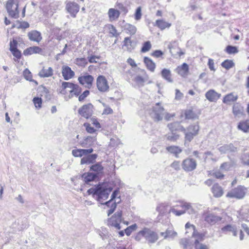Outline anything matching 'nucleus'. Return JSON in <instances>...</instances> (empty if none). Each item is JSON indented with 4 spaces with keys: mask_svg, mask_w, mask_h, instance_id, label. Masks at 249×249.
Here are the masks:
<instances>
[{
    "mask_svg": "<svg viewBox=\"0 0 249 249\" xmlns=\"http://www.w3.org/2000/svg\"><path fill=\"white\" fill-rule=\"evenodd\" d=\"M202 236L198 235L197 238L195 241V247L196 249H209L207 246L199 243L202 241Z\"/></svg>",
    "mask_w": 249,
    "mask_h": 249,
    "instance_id": "72a5a7b5",
    "label": "nucleus"
},
{
    "mask_svg": "<svg viewBox=\"0 0 249 249\" xmlns=\"http://www.w3.org/2000/svg\"><path fill=\"white\" fill-rule=\"evenodd\" d=\"M199 128L197 123L196 124L190 125L187 127V131L185 133V144H188L198 134Z\"/></svg>",
    "mask_w": 249,
    "mask_h": 249,
    "instance_id": "39448f33",
    "label": "nucleus"
},
{
    "mask_svg": "<svg viewBox=\"0 0 249 249\" xmlns=\"http://www.w3.org/2000/svg\"><path fill=\"white\" fill-rule=\"evenodd\" d=\"M179 136L176 132H173L167 134V139L170 141L175 142L179 138Z\"/></svg>",
    "mask_w": 249,
    "mask_h": 249,
    "instance_id": "49530a36",
    "label": "nucleus"
},
{
    "mask_svg": "<svg viewBox=\"0 0 249 249\" xmlns=\"http://www.w3.org/2000/svg\"><path fill=\"white\" fill-rule=\"evenodd\" d=\"M151 48V44L150 41H147L145 42L141 49L142 53H145L149 51Z\"/></svg>",
    "mask_w": 249,
    "mask_h": 249,
    "instance_id": "8fccbe9b",
    "label": "nucleus"
},
{
    "mask_svg": "<svg viewBox=\"0 0 249 249\" xmlns=\"http://www.w3.org/2000/svg\"><path fill=\"white\" fill-rule=\"evenodd\" d=\"M221 94L216 92L214 89H210L205 93L206 99L211 102H215L220 98Z\"/></svg>",
    "mask_w": 249,
    "mask_h": 249,
    "instance_id": "4468645a",
    "label": "nucleus"
},
{
    "mask_svg": "<svg viewBox=\"0 0 249 249\" xmlns=\"http://www.w3.org/2000/svg\"><path fill=\"white\" fill-rule=\"evenodd\" d=\"M78 80L81 85H85L86 88H90L92 85L94 78L92 75L86 74L79 77Z\"/></svg>",
    "mask_w": 249,
    "mask_h": 249,
    "instance_id": "ddd939ff",
    "label": "nucleus"
},
{
    "mask_svg": "<svg viewBox=\"0 0 249 249\" xmlns=\"http://www.w3.org/2000/svg\"><path fill=\"white\" fill-rule=\"evenodd\" d=\"M241 160L244 165L249 166V154H244L241 158Z\"/></svg>",
    "mask_w": 249,
    "mask_h": 249,
    "instance_id": "864d4df0",
    "label": "nucleus"
},
{
    "mask_svg": "<svg viewBox=\"0 0 249 249\" xmlns=\"http://www.w3.org/2000/svg\"><path fill=\"white\" fill-rule=\"evenodd\" d=\"M177 204L171 206L169 202H164L159 203L156 207L159 217L169 218L172 216H180L186 212L190 214L195 213L191 203L184 200L176 201Z\"/></svg>",
    "mask_w": 249,
    "mask_h": 249,
    "instance_id": "f257e3e1",
    "label": "nucleus"
},
{
    "mask_svg": "<svg viewBox=\"0 0 249 249\" xmlns=\"http://www.w3.org/2000/svg\"><path fill=\"white\" fill-rule=\"evenodd\" d=\"M142 8L140 6L138 7L135 11V19L136 20H139L142 18Z\"/></svg>",
    "mask_w": 249,
    "mask_h": 249,
    "instance_id": "4d7b16f0",
    "label": "nucleus"
},
{
    "mask_svg": "<svg viewBox=\"0 0 249 249\" xmlns=\"http://www.w3.org/2000/svg\"><path fill=\"white\" fill-rule=\"evenodd\" d=\"M90 170L94 171L96 172V174H98L99 173L102 172L103 170V167L102 166L101 163L98 162L93 165H92L90 168Z\"/></svg>",
    "mask_w": 249,
    "mask_h": 249,
    "instance_id": "ea45409f",
    "label": "nucleus"
},
{
    "mask_svg": "<svg viewBox=\"0 0 249 249\" xmlns=\"http://www.w3.org/2000/svg\"><path fill=\"white\" fill-rule=\"evenodd\" d=\"M141 236L144 237L150 243H154L158 239V234L154 231L146 228L140 231L136 236L135 239L139 241L141 239Z\"/></svg>",
    "mask_w": 249,
    "mask_h": 249,
    "instance_id": "7ed1b4c3",
    "label": "nucleus"
},
{
    "mask_svg": "<svg viewBox=\"0 0 249 249\" xmlns=\"http://www.w3.org/2000/svg\"><path fill=\"white\" fill-rule=\"evenodd\" d=\"M225 51L227 53L231 54L237 53L238 52V50L236 46L228 45L226 48Z\"/></svg>",
    "mask_w": 249,
    "mask_h": 249,
    "instance_id": "c03bdc74",
    "label": "nucleus"
},
{
    "mask_svg": "<svg viewBox=\"0 0 249 249\" xmlns=\"http://www.w3.org/2000/svg\"><path fill=\"white\" fill-rule=\"evenodd\" d=\"M28 36L30 40L37 42H39L42 39L40 33L37 31H33L29 32Z\"/></svg>",
    "mask_w": 249,
    "mask_h": 249,
    "instance_id": "4be33fe9",
    "label": "nucleus"
},
{
    "mask_svg": "<svg viewBox=\"0 0 249 249\" xmlns=\"http://www.w3.org/2000/svg\"><path fill=\"white\" fill-rule=\"evenodd\" d=\"M137 226L136 224H133L124 230V232L127 236H129L132 231H135L137 229Z\"/></svg>",
    "mask_w": 249,
    "mask_h": 249,
    "instance_id": "de8ad7c7",
    "label": "nucleus"
},
{
    "mask_svg": "<svg viewBox=\"0 0 249 249\" xmlns=\"http://www.w3.org/2000/svg\"><path fill=\"white\" fill-rule=\"evenodd\" d=\"M72 155L75 157H82V149H75L72 150Z\"/></svg>",
    "mask_w": 249,
    "mask_h": 249,
    "instance_id": "052dcab7",
    "label": "nucleus"
},
{
    "mask_svg": "<svg viewBox=\"0 0 249 249\" xmlns=\"http://www.w3.org/2000/svg\"><path fill=\"white\" fill-rule=\"evenodd\" d=\"M176 71L181 76L185 77L189 73V66L187 63H184L181 66H178Z\"/></svg>",
    "mask_w": 249,
    "mask_h": 249,
    "instance_id": "f3484780",
    "label": "nucleus"
},
{
    "mask_svg": "<svg viewBox=\"0 0 249 249\" xmlns=\"http://www.w3.org/2000/svg\"><path fill=\"white\" fill-rule=\"evenodd\" d=\"M116 6L118 8L121 10V11L123 12L124 15L127 13L128 10L126 7L123 3L117 2L116 3Z\"/></svg>",
    "mask_w": 249,
    "mask_h": 249,
    "instance_id": "13d9d810",
    "label": "nucleus"
},
{
    "mask_svg": "<svg viewBox=\"0 0 249 249\" xmlns=\"http://www.w3.org/2000/svg\"><path fill=\"white\" fill-rule=\"evenodd\" d=\"M185 118L187 119H195L197 118L196 114L191 109L185 110Z\"/></svg>",
    "mask_w": 249,
    "mask_h": 249,
    "instance_id": "a18cd8bd",
    "label": "nucleus"
},
{
    "mask_svg": "<svg viewBox=\"0 0 249 249\" xmlns=\"http://www.w3.org/2000/svg\"><path fill=\"white\" fill-rule=\"evenodd\" d=\"M75 86V84L70 82H63L62 83V89L60 91L62 94H66V89H70L69 90H72L73 89V87Z\"/></svg>",
    "mask_w": 249,
    "mask_h": 249,
    "instance_id": "f704fd0d",
    "label": "nucleus"
},
{
    "mask_svg": "<svg viewBox=\"0 0 249 249\" xmlns=\"http://www.w3.org/2000/svg\"><path fill=\"white\" fill-rule=\"evenodd\" d=\"M161 77L169 83H173V79L172 78V73L170 70L163 69L161 71Z\"/></svg>",
    "mask_w": 249,
    "mask_h": 249,
    "instance_id": "5701e85b",
    "label": "nucleus"
},
{
    "mask_svg": "<svg viewBox=\"0 0 249 249\" xmlns=\"http://www.w3.org/2000/svg\"><path fill=\"white\" fill-rule=\"evenodd\" d=\"M247 189L243 186L239 185L228 192L226 196L236 199H242L245 196Z\"/></svg>",
    "mask_w": 249,
    "mask_h": 249,
    "instance_id": "423d86ee",
    "label": "nucleus"
},
{
    "mask_svg": "<svg viewBox=\"0 0 249 249\" xmlns=\"http://www.w3.org/2000/svg\"><path fill=\"white\" fill-rule=\"evenodd\" d=\"M120 15L119 10L114 8H110L108 11V17L110 20H115L118 18Z\"/></svg>",
    "mask_w": 249,
    "mask_h": 249,
    "instance_id": "c85d7f7f",
    "label": "nucleus"
},
{
    "mask_svg": "<svg viewBox=\"0 0 249 249\" xmlns=\"http://www.w3.org/2000/svg\"><path fill=\"white\" fill-rule=\"evenodd\" d=\"M62 74L65 80H68L74 76V72L68 66H63Z\"/></svg>",
    "mask_w": 249,
    "mask_h": 249,
    "instance_id": "dca6fc26",
    "label": "nucleus"
},
{
    "mask_svg": "<svg viewBox=\"0 0 249 249\" xmlns=\"http://www.w3.org/2000/svg\"><path fill=\"white\" fill-rule=\"evenodd\" d=\"M23 75L24 78L28 81H32L33 80L32 79V75L31 72L30 71L26 69L23 71Z\"/></svg>",
    "mask_w": 249,
    "mask_h": 249,
    "instance_id": "603ef678",
    "label": "nucleus"
},
{
    "mask_svg": "<svg viewBox=\"0 0 249 249\" xmlns=\"http://www.w3.org/2000/svg\"><path fill=\"white\" fill-rule=\"evenodd\" d=\"M84 126L86 128V130L87 132L89 133H93L96 132V130L92 127L90 126V124L89 123H86L84 124Z\"/></svg>",
    "mask_w": 249,
    "mask_h": 249,
    "instance_id": "6e6d98bb",
    "label": "nucleus"
},
{
    "mask_svg": "<svg viewBox=\"0 0 249 249\" xmlns=\"http://www.w3.org/2000/svg\"><path fill=\"white\" fill-rule=\"evenodd\" d=\"M34 104L36 108H40L42 105V99L41 98L36 97L33 99Z\"/></svg>",
    "mask_w": 249,
    "mask_h": 249,
    "instance_id": "5fc2aeb1",
    "label": "nucleus"
},
{
    "mask_svg": "<svg viewBox=\"0 0 249 249\" xmlns=\"http://www.w3.org/2000/svg\"><path fill=\"white\" fill-rule=\"evenodd\" d=\"M218 149L221 154L230 153L233 155L238 151V148L232 143L224 144L220 146Z\"/></svg>",
    "mask_w": 249,
    "mask_h": 249,
    "instance_id": "9b49d317",
    "label": "nucleus"
},
{
    "mask_svg": "<svg viewBox=\"0 0 249 249\" xmlns=\"http://www.w3.org/2000/svg\"><path fill=\"white\" fill-rule=\"evenodd\" d=\"M117 207V202L116 201L111 204L110 209L107 211V215L109 216L113 213Z\"/></svg>",
    "mask_w": 249,
    "mask_h": 249,
    "instance_id": "680f3d73",
    "label": "nucleus"
},
{
    "mask_svg": "<svg viewBox=\"0 0 249 249\" xmlns=\"http://www.w3.org/2000/svg\"><path fill=\"white\" fill-rule=\"evenodd\" d=\"M167 126L171 132H176L179 130L180 124L178 122H174L169 124Z\"/></svg>",
    "mask_w": 249,
    "mask_h": 249,
    "instance_id": "58836bf2",
    "label": "nucleus"
},
{
    "mask_svg": "<svg viewBox=\"0 0 249 249\" xmlns=\"http://www.w3.org/2000/svg\"><path fill=\"white\" fill-rule=\"evenodd\" d=\"M232 113L235 117H240L244 115V107L239 103H234L232 106Z\"/></svg>",
    "mask_w": 249,
    "mask_h": 249,
    "instance_id": "2eb2a0df",
    "label": "nucleus"
},
{
    "mask_svg": "<svg viewBox=\"0 0 249 249\" xmlns=\"http://www.w3.org/2000/svg\"><path fill=\"white\" fill-rule=\"evenodd\" d=\"M93 108V106L90 103L84 105L78 109V113L83 117L89 119L92 115Z\"/></svg>",
    "mask_w": 249,
    "mask_h": 249,
    "instance_id": "9d476101",
    "label": "nucleus"
},
{
    "mask_svg": "<svg viewBox=\"0 0 249 249\" xmlns=\"http://www.w3.org/2000/svg\"><path fill=\"white\" fill-rule=\"evenodd\" d=\"M108 28L109 34H111L112 36L117 37L119 35V34L117 33L116 28L113 25H108Z\"/></svg>",
    "mask_w": 249,
    "mask_h": 249,
    "instance_id": "09e8293b",
    "label": "nucleus"
},
{
    "mask_svg": "<svg viewBox=\"0 0 249 249\" xmlns=\"http://www.w3.org/2000/svg\"><path fill=\"white\" fill-rule=\"evenodd\" d=\"M18 41L17 40L13 39L12 41L10 42V51L17 49Z\"/></svg>",
    "mask_w": 249,
    "mask_h": 249,
    "instance_id": "e2e57ef3",
    "label": "nucleus"
},
{
    "mask_svg": "<svg viewBox=\"0 0 249 249\" xmlns=\"http://www.w3.org/2000/svg\"><path fill=\"white\" fill-rule=\"evenodd\" d=\"M76 64L80 66H85L88 62L85 58H77L76 59Z\"/></svg>",
    "mask_w": 249,
    "mask_h": 249,
    "instance_id": "3c124183",
    "label": "nucleus"
},
{
    "mask_svg": "<svg viewBox=\"0 0 249 249\" xmlns=\"http://www.w3.org/2000/svg\"><path fill=\"white\" fill-rule=\"evenodd\" d=\"M171 167L176 170H180V162L179 161H174L171 164Z\"/></svg>",
    "mask_w": 249,
    "mask_h": 249,
    "instance_id": "69168bd1",
    "label": "nucleus"
},
{
    "mask_svg": "<svg viewBox=\"0 0 249 249\" xmlns=\"http://www.w3.org/2000/svg\"><path fill=\"white\" fill-rule=\"evenodd\" d=\"M42 50L38 46H33L26 49L23 52L24 55H29L35 53H41Z\"/></svg>",
    "mask_w": 249,
    "mask_h": 249,
    "instance_id": "6ab92c4d",
    "label": "nucleus"
},
{
    "mask_svg": "<svg viewBox=\"0 0 249 249\" xmlns=\"http://www.w3.org/2000/svg\"><path fill=\"white\" fill-rule=\"evenodd\" d=\"M122 219H108L107 223V225L114 227L116 229L120 230L121 228L120 223Z\"/></svg>",
    "mask_w": 249,
    "mask_h": 249,
    "instance_id": "cd10ccee",
    "label": "nucleus"
},
{
    "mask_svg": "<svg viewBox=\"0 0 249 249\" xmlns=\"http://www.w3.org/2000/svg\"><path fill=\"white\" fill-rule=\"evenodd\" d=\"M66 8L71 17L75 18L76 14L79 11L80 6L75 2L70 1L67 3Z\"/></svg>",
    "mask_w": 249,
    "mask_h": 249,
    "instance_id": "f8f14e48",
    "label": "nucleus"
},
{
    "mask_svg": "<svg viewBox=\"0 0 249 249\" xmlns=\"http://www.w3.org/2000/svg\"><path fill=\"white\" fill-rule=\"evenodd\" d=\"M12 53V54L17 58L18 59L20 58L21 56V53L20 51H19L18 49L15 50H13L10 51Z\"/></svg>",
    "mask_w": 249,
    "mask_h": 249,
    "instance_id": "0e129e2a",
    "label": "nucleus"
},
{
    "mask_svg": "<svg viewBox=\"0 0 249 249\" xmlns=\"http://www.w3.org/2000/svg\"><path fill=\"white\" fill-rule=\"evenodd\" d=\"M143 61L148 70L151 72H154L155 71L156 64L151 59L148 57H144Z\"/></svg>",
    "mask_w": 249,
    "mask_h": 249,
    "instance_id": "bb28decb",
    "label": "nucleus"
},
{
    "mask_svg": "<svg viewBox=\"0 0 249 249\" xmlns=\"http://www.w3.org/2000/svg\"><path fill=\"white\" fill-rule=\"evenodd\" d=\"M212 192L215 197H219L223 194L222 188L217 183L213 184L212 188Z\"/></svg>",
    "mask_w": 249,
    "mask_h": 249,
    "instance_id": "412c9836",
    "label": "nucleus"
},
{
    "mask_svg": "<svg viewBox=\"0 0 249 249\" xmlns=\"http://www.w3.org/2000/svg\"><path fill=\"white\" fill-rule=\"evenodd\" d=\"M221 230L223 232L230 231L232 233L234 236H236L237 235L236 227L235 226H232L230 224L227 225L223 227Z\"/></svg>",
    "mask_w": 249,
    "mask_h": 249,
    "instance_id": "2f4dec72",
    "label": "nucleus"
},
{
    "mask_svg": "<svg viewBox=\"0 0 249 249\" xmlns=\"http://www.w3.org/2000/svg\"><path fill=\"white\" fill-rule=\"evenodd\" d=\"M29 27V24L26 21L20 22L18 20L17 21L16 24H14L12 28L17 27L18 29H26Z\"/></svg>",
    "mask_w": 249,
    "mask_h": 249,
    "instance_id": "4c0bfd02",
    "label": "nucleus"
},
{
    "mask_svg": "<svg viewBox=\"0 0 249 249\" xmlns=\"http://www.w3.org/2000/svg\"><path fill=\"white\" fill-rule=\"evenodd\" d=\"M89 94V90H86L83 93L80 95L78 97V100L79 102H83L84 101L85 98L88 96Z\"/></svg>",
    "mask_w": 249,
    "mask_h": 249,
    "instance_id": "bf43d9fd",
    "label": "nucleus"
},
{
    "mask_svg": "<svg viewBox=\"0 0 249 249\" xmlns=\"http://www.w3.org/2000/svg\"><path fill=\"white\" fill-rule=\"evenodd\" d=\"M123 46L126 47L127 50L129 52H131L135 48L134 43L129 37L124 38Z\"/></svg>",
    "mask_w": 249,
    "mask_h": 249,
    "instance_id": "c756f323",
    "label": "nucleus"
},
{
    "mask_svg": "<svg viewBox=\"0 0 249 249\" xmlns=\"http://www.w3.org/2000/svg\"><path fill=\"white\" fill-rule=\"evenodd\" d=\"M189 243V240L187 238H183L180 240V243L183 246L184 249H187Z\"/></svg>",
    "mask_w": 249,
    "mask_h": 249,
    "instance_id": "338daca9",
    "label": "nucleus"
},
{
    "mask_svg": "<svg viewBox=\"0 0 249 249\" xmlns=\"http://www.w3.org/2000/svg\"><path fill=\"white\" fill-rule=\"evenodd\" d=\"M238 128L244 132H249V120L241 121L239 123L237 126Z\"/></svg>",
    "mask_w": 249,
    "mask_h": 249,
    "instance_id": "7c9ffc66",
    "label": "nucleus"
},
{
    "mask_svg": "<svg viewBox=\"0 0 249 249\" xmlns=\"http://www.w3.org/2000/svg\"><path fill=\"white\" fill-rule=\"evenodd\" d=\"M234 64L232 60L227 59L221 63V66L226 70H229L233 67Z\"/></svg>",
    "mask_w": 249,
    "mask_h": 249,
    "instance_id": "a19ab883",
    "label": "nucleus"
},
{
    "mask_svg": "<svg viewBox=\"0 0 249 249\" xmlns=\"http://www.w3.org/2000/svg\"><path fill=\"white\" fill-rule=\"evenodd\" d=\"M238 98V96L237 94H234L233 92H231L226 95L223 99V102L224 104H228L230 102H235Z\"/></svg>",
    "mask_w": 249,
    "mask_h": 249,
    "instance_id": "b1692460",
    "label": "nucleus"
},
{
    "mask_svg": "<svg viewBox=\"0 0 249 249\" xmlns=\"http://www.w3.org/2000/svg\"><path fill=\"white\" fill-rule=\"evenodd\" d=\"M149 115L155 122L161 121L165 115V109L160 103H157L149 110Z\"/></svg>",
    "mask_w": 249,
    "mask_h": 249,
    "instance_id": "20e7f679",
    "label": "nucleus"
},
{
    "mask_svg": "<svg viewBox=\"0 0 249 249\" xmlns=\"http://www.w3.org/2000/svg\"><path fill=\"white\" fill-rule=\"evenodd\" d=\"M197 166L196 161L193 158H187L181 163L182 168L186 172L195 170Z\"/></svg>",
    "mask_w": 249,
    "mask_h": 249,
    "instance_id": "6e6552de",
    "label": "nucleus"
},
{
    "mask_svg": "<svg viewBox=\"0 0 249 249\" xmlns=\"http://www.w3.org/2000/svg\"><path fill=\"white\" fill-rule=\"evenodd\" d=\"M112 190V187H107L105 184H99L94 188H91L89 189L88 190V193L89 195L92 194L93 197L95 198L101 204L106 205L109 207L111 201L116 198L119 199L117 202H116L117 204L120 203L121 201L120 196H118V195L120 193V189L117 188L113 192L111 196V199L105 203H103L104 200H106L108 198V196Z\"/></svg>",
    "mask_w": 249,
    "mask_h": 249,
    "instance_id": "f03ea898",
    "label": "nucleus"
},
{
    "mask_svg": "<svg viewBox=\"0 0 249 249\" xmlns=\"http://www.w3.org/2000/svg\"><path fill=\"white\" fill-rule=\"evenodd\" d=\"M134 81L138 84L143 85V83L145 82L144 79L141 76L138 75L135 77Z\"/></svg>",
    "mask_w": 249,
    "mask_h": 249,
    "instance_id": "774afa93",
    "label": "nucleus"
},
{
    "mask_svg": "<svg viewBox=\"0 0 249 249\" xmlns=\"http://www.w3.org/2000/svg\"><path fill=\"white\" fill-rule=\"evenodd\" d=\"M70 92L69 97L72 98L73 95L78 96L82 91V89L78 85L75 84L72 90H69Z\"/></svg>",
    "mask_w": 249,
    "mask_h": 249,
    "instance_id": "c9c22d12",
    "label": "nucleus"
},
{
    "mask_svg": "<svg viewBox=\"0 0 249 249\" xmlns=\"http://www.w3.org/2000/svg\"><path fill=\"white\" fill-rule=\"evenodd\" d=\"M96 85L98 89L102 92L108 91L109 85L106 77L103 75L99 76L96 79Z\"/></svg>",
    "mask_w": 249,
    "mask_h": 249,
    "instance_id": "1a4fd4ad",
    "label": "nucleus"
},
{
    "mask_svg": "<svg viewBox=\"0 0 249 249\" xmlns=\"http://www.w3.org/2000/svg\"><path fill=\"white\" fill-rule=\"evenodd\" d=\"M160 234L162 236L164 237V238H166L167 237L174 238L177 235V233L176 232L169 230H166L165 232H162Z\"/></svg>",
    "mask_w": 249,
    "mask_h": 249,
    "instance_id": "37998d69",
    "label": "nucleus"
},
{
    "mask_svg": "<svg viewBox=\"0 0 249 249\" xmlns=\"http://www.w3.org/2000/svg\"><path fill=\"white\" fill-rule=\"evenodd\" d=\"M96 141L95 137L88 136L80 142V144L83 147L88 148L93 145Z\"/></svg>",
    "mask_w": 249,
    "mask_h": 249,
    "instance_id": "a211bd4d",
    "label": "nucleus"
},
{
    "mask_svg": "<svg viewBox=\"0 0 249 249\" xmlns=\"http://www.w3.org/2000/svg\"><path fill=\"white\" fill-rule=\"evenodd\" d=\"M82 177L84 178V181L88 183L94 180L97 177V175L96 174L89 173L88 174H84Z\"/></svg>",
    "mask_w": 249,
    "mask_h": 249,
    "instance_id": "e433bc0d",
    "label": "nucleus"
},
{
    "mask_svg": "<svg viewBox=\"0 0 249 249\" xmlns=\"http://www.w3.org/2000/svg\"><path fill=\"white\" fill-rule=\"evenodd\" d=\"M53 71L51 67L45 69L44 67L39 72L38 75L40 77H49L53 75Z\"/></svg>",
    "mask_w": 249,
    "mask_h": 249,
    "instance_id": "393cba45",
    "label": "nucleus"
},
{
    "mask_svg": "<svg viewBox=\"0 0 249 249\" xmlns=\"http://www.w3.org/2000/svg\"><path fill=\"white\" fill-rule=\"evenodd\" d=\"M166 149L168 152L173 154L177 158H179V154L182 151V150L180 147L174 145L167 146L166 147Z\"/></svg>",
    "mask_w": 249,
    "mask_h": 249,
    "instance_id": "aec40b11",
    "label": "nucleus"
},
{
    "mask_svg": "<svg viewBox=\"0 0 249 249\" xmlns=\"http://www.w3.org/2000/svg\"><path fill=\"white\" fill-rule=\"evenodd\" d=\"M125 30L131 35H134L137 31L136 27L130 24H126L124 26Z\"/></svg>",
    "mask_w": 249,
    "mask_h": 249,
    "instance_id": "79ce46f5",
    "label": "nucleus"
},
{
    "mask_svg": "<svg viewBox=\"0 0 249 249\" xmlns=\"http://www.w3.org/2000/svg\"><path fill=\"white\" fill-rule=\"evenodd\" d=\"M18 4L16 0H9L6 3V10L9 15L14 18H18Z\"/></svg>",
    "mask_w": 249,
    "mask_h": 249,
    "instance_id": "0eeeda50",
    "label": "nucleus"
},
{
    "mask_svg": "<svg viewBox=\"0 0 249 249\" xmlns=\"http://www.w3.org/2000/svg\"><path fill=\"white\" fill-rule=\"evenodd\" d=\"M156 25L158 26L160 30H164L166 28H169L171 24L165 21L162 19H158L156 21Z\"/></svg>",
    "mask_w": 249,
    "mask_h": 249,
    "instance_id": "473e14b6",
    "label": "nucleus"
},
{
    "mask_svg": "<svg viewBox=\"0 0 249 249\" xmlns=\"http://www.w3.org/2000/svg\"><path fill=\"white\" fill-rule=\"evenodd\" d=\"M97 157V155L95 154H91L83 157L81 160V164H90L93 163Z\"/></svg>",
    "mask_w": 249,
    "mask_h": 249,
    "instance_id": "a878e982",
    "label": "nucleus"
}]
</instances>
